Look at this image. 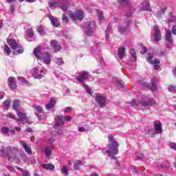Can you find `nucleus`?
I'll return each instance as SVG.
<instances>
[{"instance_id":"1","label":"nucleus","mask_w":176,"mask_h":176,"mask_svg":"<svg viewBox=\"0 0 176 176\" xmlns=\"http://www.w3.org/2000/svg\"><path fill=\"white\" fill-rule=\"evenodd\" d=\"M0 152L3 157H8V160H12V159H16V156L19 153V148L9 146L3 147Z\"/></svg>"},{"instance_id":"2","label":"nucleus","mask_w":176,"mask_h":176,"mask_svg":"<svg viewBox=\"0 0 176 176\" xmlns=\"http://www.w3.org/2000/svg\"><path fill=\"white\" fill-rule=\"evenodd\" d=\"M34 54L37 60H43L44 64H46V65H49L52 63V55L47 52L45 54L41 53L40 47L34 49Z\"/></svg>"},{"instance_id":"3","label":"nucleus","mask_w":176,"mask_h":176,"mask_svg":"<svg viewBox=\"0 0 176 176\" xmlns=\"http://www.w3.org/2000/svg\"><path fill=\"white\" fill-rule=\"evenodd\" d=\"M108 139L110 142L109 144V150L106 151V153H112V155H118L119 153V143L115 141V138L111 134L108 135Z\"/></svg>"},{"instance_id":"4","label":"nucleus","mask_w":176,"mask_h":176,"mask_svg":"<svg viewBox=\"0 0 176 176\" xmlns=\"http://www.w3.org/2000/svg\"><path fill=\"white\" fill-rule=\"evenodd\" d=\"M8 45L10 46L11 49L14 50V53L15 54H21V53H24V49L20 44L16 42V40L14 38H8L7 40Z\"/></svg>"},{"instance_id":"5","label":"nucleus","mask_w":176,"mask_h":176,"mask_svg":"<svg viewBox=\"0 0 176 176\" xmlns=\"http://www.w3.org/2000/svg\"><path fill=\"white\" fill-rule=\"evenodd\" d=\"M82 28H85L88 36H93L96 28V22H94V21H87L82 25Z\"/></svg>"},{"instance_id":"6","label":"nucleus","mask_w":176,"mask_h":176,"mask_svg":"<svg viewBox=\"0 0 176 176\" xmlns=\"http://www.w3.org/2000/svg\"><path fill=\"white\" fill-rule=\"evenodd\" d=\"M63 118L64 117L63 115L56 116L54 118L55 124L54 128L55 130H58L57 135H61V134H63V130H61V129H63V126H64V120H63Z\"/></svg>"},{"instance_id":"7","label":"nucleus","mask_w":176,"mask_h":176,"mask_svg":"<svg viewBox=\"0 0 176 176\" xmlns=\"http://www.w3.org/2000/svg\"><path fill=\"white\" fill-rule=\"evenodd\" d=\"M176 35V24L172 27L171 32L168 30H166L165 38L166 41V46L168 49H171V45H173V36Z\"/></svg>"},{"instance_id":"8","label":"nucleus","mask_w":176,"mask_h":176,"mask_svg":"<svg viewBox=\"0 0 176 176\" xmlns=\"http://www.w3.org/2000/svg\"><path fill=\"white\" fill-rule=\"evenodd\" d=\"M153 59V54L148 53L146 56V61L149 63V64H153L154 65V69H159L160 68V65L158 64H160V60L155 58Z\"/></svg>"},{"instance_id":"9","label":"nucleus","mask_w":176,"mask_h":176,"mask_svg":"<svg viewBox=\"0 0 176 176\" xmlns=\"http://www.w3.org/2000/svg\"><path fill=\"white\" fill-rule=\"evenodd\" d=\"M85 17V13L82 10H78L75 11L74 12H72L70 14V18L73 21H82L83 20V18Z\"/></svg>"},{"instance_id":"10","label":"nucleus","mask_w":176,"mask_h":176,"mask_svg":"<svg viewBox=\"0 0 176 176\" xmlns=\"http://www.w3.org/2000/svg\"><path fill=\"white\" fill-rule=\"evenodd\" d=\"M32 75L34 79H42L45 78V75H46L45 69H38V68H34L32 71Z\"/></svg>"},{"instance_id":"11","label":"nucleus","mask_w":176,"mask_h":176,"mask_svg":"<svg viewBox=\"0 0 176 176\" xmlns=\"http://www.w3.org/2000/svg\"><path fill=\"white\" fill-rule=\"evenodd\" d=\"M95 100L98 102L100 108H104L107 105V98L101 94L96 95Z\"/></svg>"},{"instance_id":"12","label":"nucleus","mask_w":176,"mask_h":176,"mask_svg":"<svg viewBox=\"0 0 176 176\" xmlns=\"http://www.w3.org/2000/svg\"><path fill=\"white\" fill-rule=\"evenodd\" d=\"M140 104L142 107L146 108V107H151V105H155L156 102L151 97H144Z\"/></svg>"},{"instance_id":"13","label":"nucleus","mask_w":176,"mask_h":176,"mask_svg":"<svg viewBox=\"0 0 176 176\" xmlns=\"http://www.w3.org/2000/svg\"><path fill=\"white\" fill-rule=\"evenodd\" d=\"M76 79L78 80L79 83L85 85V80L89 79V72L82 71L80 75L76 76Z\"/></svg>"},{"instance_id":"14","label":"nucleus","mask_w":176,"mask_h":176,"mask_svg":"<svg viewBox=\"0 0 176 176\" xmlns=\"http://www.w3.org/2000/svg\"><path fill=\"white\" fill-rule=\"evenodd\" d=\"M153 31H154V41L155 42H158V41H160L162 39V34L160 33V30H159L158 26H154L153 27Z\"/></svg>"},{"instance_id":"15","label":"nucleus","mask_w":176,"mask_h":176,"mask_svg":"<svg viewBox=\"0 0 176 176\" xmlns=\"http://www.w3.org/2000/svg\"><path fill=\"white\" fill-rule=\"evenodd\" d=\"M48 19H50L51 21L52 25L53 27H60V23H58V18L50 14L47 15Z\"/></svg>"},{"instance_id":"16","label":"nucleus","mask_w":176,"mask_h":176,"mask_svg":"<svg viewBox=\"0 0 176 176\" xmlns=\"http://www.w3.org/2000/svg\"><path fill=\"white\" fill-rule=\"evenodd\" d=\"M8 83L11 90H15L17 87V85H16V79L14 77H10L8 78Z\"/></svg>"},{"instance_id":"17","label":"nucleus","mask_w":176,"mask_h":176,"mask_svg":"<svg viewBox=\"0 0 176 176\" xmlns=\"http://www.w3.org/2000/svg\"><path fill=\"white\" fill-rule=\"evenodd\" d=\"M56 98H51L50 100V102L45 105V109L47 111H50V109H53L54 106L56 105Z\"/></svg>"},{"instance_id":"18","label":"nucleus","mask_w":176,"mask_h":176,"mask_svg":"<svg viewBox=\"0 0 176 176\" xmlns=\"http://www.w3.org/2000/svg\"><path fill=\"white\" fill-rule=\"evenodd\" d=\"M154 129L156 131L157 133L159 134H162V122L160 121L157 120L153 122Z\"/></svg>"},{"instance_id":"19","label":"nucleus","mask_w":176,"mask_h":176,"mask_svg":"<svg viewBox=\"0 0 176 176\" xmlns=\"http://www.w3.org/2000/svg\"><path fill=\"white\" fill-rule=\"evenodd\" d=\"M113 83L118 87V89H123L124 85L123 84V82L120 80L119 78L117 77H113Z\"/></svg>"},{"instance_id":"20","label":"nucleus","mask_w":176,"mask_h":176,"mask_svg":"<svg viewBox=\"0 0 176 176\" xmlns=\"http://www.w3.org/2000/svg\"><path fill=\"white\" fill-rule=\"evenodd\" d=\"M21 144L25 152H26V153L28 155H31V153H32V151L31 150V147L29 146L28 145H27V143H25V142L21 141Z\"/></svg>"},{"instance_id":"21","label":"nucleus","mask_w":176,"mask_h":176,"mask_svg":"<svg viewBox=\"0 0 176 176\" xmlns=\"http://www.w3.org/2000/svg\"><path fill=\"white\" fill-rule=\"evenodd\" d=\"M17 116H19V119L16 120V122L19 124L23 123V121L25 120V118H27V115L25 113L19 111L17 113Z\"/></svg>"},{"instance_id":"22","label":"nucleus","mask_w":176,"mask_h":176,"mask_svg":"<svg viewBox=\"0 0 176 176\" xmlns=\"http://www.w3.org/2000/svg\"><path fill=\"white\" fill-rule=\"evenodd\" d=\"M130 61L131 63H135L137 61V52H135V50L131 49L130 50Z\"/></svg>"},{"instance_id":"23","label":"nucleus","mask_w":176,"mask_h":176,"mask_svg":"<svg viewBox=\"0 0 176 176\" xmlns=\"http://www.w3.org/2000/svg\"><path fill=\"white\" fill-rule=\"evenodd\" d=\"M140 8L142 11L146 10L151 12V6L149 5V2L144 1L140 5Z\"/></svg>"},{"instance_id":"24","label":"nucleus","mask_w":176,"mask_h":176,"mask_svg":"<svg viewBox=\"0 0 176 176\" xmlns=\"http://www.w3.org/2000/svg\"><path fill=\"white\" fill-rule=\"evenodd\" d=\"M68 0H65V1L59 3L58 6L63 12H67V10H68Z\"/></svg>"},{"instance_id":"25","label":"nucleus","mask_w":176,"mask_h":176,"mask_svg":"<svg viewBox=\"0 0 176 176\" xmlns=\"http://www.w3.org/2000/svg\"><path fill=\"white\" fill-rule=\"evenodd\" d=\"M26 34L28 36L27 41H28V42H32L34 41V30L31 29H28L26 31Z\"/></svg>"},{"instance_id":"26","label":"nucleus","mask_w":176,"mask_h":176,"mask_svg":"<svg viewBox=\"0 0 176 176\" xmlns=\"http://www.w3.org/2000/svg\"><path fill=\"white\" fill-rule=\"evenodd\" d=\"M51 46L54 47L55 52H60V49H61V47L58 45V43L54 40L51 42Z\"/></svg>"},{"instance_id":"27","label":"nucleus","mask_w":176,"mask_h":176,"mask_svg":"<svg viewBox=\"0 0 176 176\" xmlns=\"http://www.w3.org/2000/svg\"><path fill=\"white\" fill-rule=\"evenodd\" d=\"M44 152L46 157L49 159V157H50V155H52V146L45 147Z\"/></svg>"},{"instance_id":"28","label":"nucleus","mask_w":176,"mask_h":176,"mask_svg":"<svg viewBox=\"0 0 176 176\" xmlns=\"http://www.w3.org/2000/svg\"><path fill=\"white\" fill-rule=\"evenodd\" d=\"M151 90H153V91H155V90H156V89H157V80H156V78H153L151 80Z\"/></svg>"},{"instance_id":"29","label":"nucleus","mask_w":176,"mask_h":176,"mask_svg":"<svg viewBox=\"0 0 176 176\" xmlns=\"http://www.w3.org/2000/svg\"><path fill=\"white\" fill-rule=\"evenodd\" d=\"M42 167L45 170H53L54 168H55L54 165H53L52 164H43L42 165Z\"/></svg>"},{"instance_id":"30","label":"nucleus","mask_w":176,"mask_h":176,"mask_svg":"<svg viewBox=\"0 0 176 176\" xmlns=\"http://www.w3.org/2000/svg\"><path fill=\"white\" fill-rule=\"evenodd\" d=\"M124 53H126V49L124 47L118 48V57L119 58H123L124 56Z\"/></svg>"},{"instance_id":"31","label":"nucleus","mask_w":176,"mask_h":176,"mask_svg":"<svg viewBox=\"0 0 176 176\" xmlns=\"http://www.w3.org/2000/svg\"><path fill=\"white\" fill-rule=\"evenodd\" d=\"M19 107H20V100H15L13 102L12 108L14 111H17L19 109Z\"/></svg>"},{"instance_id":"32","label":"nucleus","mask_w":176,"mask_h":176,"mask_svg":"<svg viewBox=\"0 0 176 176\" xmlns=\"http://www.w3.org/2000/svg\"><path fill=\"white\" fill-rule=\"evenodd\" d=\"M82 161H76L74 165V170H80V166H82Z\"/></svg>"},{"instance_id":"33","label":"nucleus","mask_w":176,"mask_h":176,"mask_svg":"<svg viewBox=\"0 0 176 176\" xmlns=\"http://www.w3.org/2000/svg\"><path fill=\"white\" fill-rule=\"evenodd\" d=\"M166 10L167 9L166 8L161 9L160 10L156 12L155 16L158 17V19H160V17H162V15L164 14V12H166Z\"/></svg>"},{"instance_id":"34","label":"nucleus","mask_w":176,"mask_h":176,"mask_svg":"<svg viewBox=\"0 0 176 176\" xmlns=\"http://www.w3.org/2000/svg\"><path fill=\"white\" fill-rule=\"evenodd\" d=\"M33 108H34V109L37 111V112H38V113H43V108H42V107H41V105H34Z\"/></svg>"},{"instance_id":"35","label":"nucleus","mask_w":176,"mask_h":176,"mask_svg":"<svg viewBox=\"0 0 176 176\" xmlns=\"http://www.w3.org/2000/svg\"><path fill=\"white\" fill-rule=\"evenodd\" d=\"M97 16L98 17L99 22L101 23L102 20H104V14L101 12V10H98Z\"/></svg>"},{"instance_id":"36","label":"nucleus","mask_w":176,"mask_h":176,"mask_svg":"<svg viewBox=\"0 0 176 176\" xmlns=\"http://www.w3.org/2000/svg\"><path fill=\"white\" fill-rule=\"evenodd\" d=\"M117 1L121 6H127V5H129V0H117Z\"/></svg>"},{"instance_id":"37","label":"nucleus","mask_w":176,"mask_h":176,"mask_svg":"<svg viewBox=\"0 0 176 176\" xmlns=\"http://www.w3.org/2000/svg\"><path fill=\"white\" fill-rule=\"evenodd\" d=\"M112 29V27H111L110 25H107V28L106 30V40L108 41L109 39V32H111V30Z\"/></svg>"},{"instance_id":"38","label":"nucleus","mask_w":176,"mask_h":176,"mask_svg":"<svg viewBox=\"0 0 176 176\" xmlns=\"http://www.w3.org/2000/svg\"><path fill=\"white\" fill-rule=\"evenodd\" d=\"M10 102H12L10 98H8V99L3 102V104L6 108H7V109H9V107H10Z\"/></svg>"},{"instance_id":"39","label":"nucleus","mask_w":176,"mask_h":176,"mask_svg":"<svg viewBox=\"0 0 176 176\" xmlns=\"http://www.w3.org/2000/svg\"><path fill=\"white\" fill-rule=\"evenodd\" d=\"M49 8H51L52 10L57 8V3L56 2H49Z\"/></svg>"},{"instance_id":"40","label":"nucleus","mask_w":176,"mask_h":176,"mask_svg":"<svg viewBox=\"0 0 176 176\" xmlns=\"http://www.w3.org/2000/svg\"><path fill=\"white\" fill-rule=\"evenodd\" d=\"M61 173L62 174H63L64 175H68L69 173H68V166H63V168L61 169Z\"/></svg>"},{"instance_id":"41","label":"nucleus","mask_w":176,"mask_h":176,"mask_svg":"<svg viewBox=\"0 0 176 176\" xmlns=\"http://www.w3.org/2000/svg\"><path fill=\"white\" fill-rule=\"evenodd\" d=\"M135 156L137 159H139V160H142L144 159V153L141 152L135 153Z\"/></svg>"},{"instance_id":"42","label":"nucleus","mask_w":176,"mask_h":176,"mask_svg":"<svg viewBox=\"0 0 176 176\" xmlns=\"http://www.w3.org/2000/svg\"><path fill=\"white\" fill-rule=\"evenodd\" d=\"M55 62L58 65H63L64 64V60H63L62 58H56Z\"/></svg>"},{"instance_id":"43","label":"nucleus","mask_w":176,"mask_h":176,"mask_svg":"<svg viewBox=\"0 0 176 176\" xmlns=\"http://www.w3.org/2000/svg\"><path fill=\"white\" fill-rule=\"evenodd\" d=\"M82 86L85 88V90L86 91V93H87V94H91V89L89 87V86L86 85V84H82Z\"/></svg>"},{"instance_id":"44","label":"nucleus","mask_w":176,"mask_h":176,"mask_svg":"<svg viewBox=\"0 0 176 176\" xmlns=\"http://www.w3.org/2000/svg\"><path fill=\"white\" fill-rule=\"evenodd\" d=\"M146 134H148L149 135H155L156 134H159V133H157L155 129H148Z\"/></svg>"},{"instance_id":"45","label":"nucleus","mask_w":176,"mask_h":176,"mask_svg":"<svg viewBox=\"0 0 176 176\" xmlns=\"http://www.w3.org/2000/svg\"><path fill=\"white\" fill-rule=\"evenodd\" d=\"M168 90L170 93H176V87L173 86V85H170V86L168 87Z\"/></svg>"},{"instance_id":"46","label":"nucleus","mask_w":176,"mask_h":176,"mask_svg":"<svg viewBox=\"0 0 176 176\" xmlns=\"http://www.w3.org/2000/svg\"><path fill=\"white\" fill-rule=\"evenodd\" d=\"M118 30L121 34H124L127 31V28L126 27H123V26H120L118 28Z\"/></svg>"},{"instance_id":"47","label":"nucleus","mask_w":176,"mask_h":176,"mask_svg":"<svg viewBox=\"0 0 176 176\" xmlns=\"http://www.w3.org/2000/svg\"><path fill=\"white\" fill-rule=\"evenodd\" d=\"M4 52L6 53L7 56H9L12 51L10 50V48L8 47V45H5Z\"/></svg>"},{"instance_id":"48","label":"nucleus","mask_w":176,"mask_h":176,"mask_svg":"<svg viewBox=\"0 0 176 176\" xmlns=\"http://www.w3.org/2000/svg\"><path fill=\"white\" fill-rule=\"evenodd\" d=\"M169 147H170L171 149H173V151H176V143L170 142V143H169Z\"/></svg>"},{"instance_id":"49","label":"nucleus","mask_w":176,"mask_h":176,"mask_svg":"<svg viewBox=\"0 0 176 176\" xmlns=\"http://www.w3.org/2000/svg\"><path fill=\"white\" fill-rule=\"evenodd\" d=\"M131 107H133V108H135V107H138V103L135 102V100H133L130 102Z\"/></svg>"},{"instance_id":"50","label":"nucleus","mask_w":176,"mask_h":176,"mask_svg":"<svg viewBox=\"0 0 176 176\" xmlns=\"http://www.w3.org/2000/svg\"><path fill=\"white\" fill-rule=\"evenodd\" d=\"M7 118H10V119H16V116L12 113H8L6 114Z\"/></svg>"},{"instance_id":"51","label":"nucleus","mask_w":176,"mask_h":176,"mask_svg":"<svg viewBox=\"0 0 176 176\" xmlns=\"http://www.w3.org/2000/svg\"><path fill=\"white\" fill-rule=\"evenodd\" d=\"M62 20L64 23H68V16L65 14H63Z\"/></svg>"},{"instance_id":"52","label":"nucleus","mask_w":176,"mask_h":176,"mask_svg":"<svg viewBox=\"0 0 176 176\" xmlns=\"http://www.w3.org/2000/svg\"><path fill=\"white\" fill-rule=\"evenodd\" d=\"M54 142V138H51L50 139L47 140V145H51Z\"/></svg>"},{"instance_id":"53","label":"nucleus","mask_w":176,"mask_h":176,"mask_svg":"<svg viewBox=\"0 0 176 176\" xmlns=\"http://www.w3.org/2000/svg\"><path fill=\"white\" fill-rule=\"evenodd\" d=\"M138 83L140 85H142V86H144V87H148V86H149V85L148 83L144 82V81H142V80H139Z\"/></svg>"},{"instance_id":"54","label":"nucleus","mask_w":176,"mask_h":176,"mask_svg":"<svg viewBox=\"0 0 176 176\" xmlns=\"http://www.w3.org/2000/svg\"><path fill=\"white\" fill-rule=\"evenodd\" d=\"M115 154L107 153V156L111 159V160H116V157L114 155Z\"/></svg>"},{"instance_id":"55","label":"nucleus","mask_w":176,"mask_h":176,"mask_svg":"<svg viewBox=\"0 0 176 176\" xmlns=\"http://www.w3.org/2000/svg\"><path fill=\"white\" fill-rule=\"evenodd\" d=\"M38 32L40 33V35L43 36L45 34V30H42L40 27L37 29Z\"/></svg>"},{"instance_id":"56","label":"nucleus","mask_w":176,"mask_h":176,"mask_svg":"<svg viewBox=\"0 0 176 176\" xmlns=\"http://www.w3.org/2000/svg\"><path fill=\"white\" fill-rule=\"evenodd\" d=\"M1 131L4 133V134H8V133H9V129L8 127H3Z\"/></svg>"},{"instance_id":"57","label":"nucleus","mask_w":176,"mask_h":176,"mask_svg":"<svg viewBox=\"0 0 176 176\" xmlns=\"http://www.w3.org/2000/svg\"><path fill=\"white\" fill-rule=\"evenodd\" d=\"M148 50H146V47H142V50L140 51L141 54H145V53H147Z\"/></svg>"},{"instance_id":"58","label":"nucleus","mask_w":176,"mask_h":176,"mask_svg":"<svg viewBox=\"0 0 176 176\" xmlns=\"http://www.w3.org/2000/svg\"><path fill=\"white\" fill-rule=\"evenodd\" d=\"M19 80L21 82H23V83H28V82H27V80H25L24 77H19Z\"/></svg>"},{"instance_id":"59","label":"nucleus","mask_w":176,"mask_h":176,"mask_svg":"<svg viewBox=\"0 0 176 176\" xmlns=\"http://www.w3.org/2000/svg\"><path fill=\"white\" fill-rule=\"evenodd\" d=\"M78 131H80V133H83V132L86 131V129L83 126H80L78 128Z\"/></svg>"},{"instance_id":"60","label":"nucleus","mask_w":176,"mask_h":176,"mask_svg":"<svg viewBox=\"0 0 176 176\" xmlns=\"http://www.w3.org/2000/svg\"><path fill=\"white\" fill-rule=\"evenodd\" d=\"M65 120L66 122H71V120H72V118L71 116H66L65 117Z\"/></svg>"},{"instance_id":"61","label":"nucleus","mask_w":176,"mask_h":176,"mask_svg":"<svg viewBox=\"0 0 176 176\" xmlns=\"http://www.w3.org/2000/svg\"><path fill=\"white\" fill-rule=\"evenodd\" d=\"M72 109L71 108V107H66L65 109V112L66 113H68V112H71V110H72Z\"/></svg>"},{"instance_id":"62","label":"nucleus","mask_w":176,"mask_h":176,"mask_svg":"<svg viewBox=\"0 0 176 176\" xmlns=\"http://www.w3.org/2000/svg\"><path fill=\"white\" fill-rule=\"evenodd\" d=\"M10 13H14V6H13V5L10 6Z\"/></svg>"},{"instance_id":"63","label":"nucleus","mask_w":176,"mask_h":176,"mask_svg":"<svg viewBox=\"0 0 176 176\" xmlns=\"http://www.w3.org/2000/svg\"><path fill=\"white\" fill-rule=\"evenodd\" d=\"M6 168H7L8 170H9L10 171H13V170H14V168H13V166H6Z\"/></svg>"},{"instance_id":"64","label":"nucleus","mask_w":176,"mask_h":176,"mask_svg":"<svg viewBox=\"0 0 176 176\" xmlns=\"http://www.w3.org/2000/svg\"><path fill=\"white\" fill-rule=\"evenodd\" d=\"M170 23H174V22L176 23V17L175 16L173 19H170Z\"/></svg>"}]
</instances>
